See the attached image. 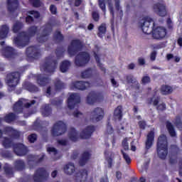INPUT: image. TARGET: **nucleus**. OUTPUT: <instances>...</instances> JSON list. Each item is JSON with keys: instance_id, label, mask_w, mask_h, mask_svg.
Returning <instances> with one entry per match:
<instances>
[{"instance_id": "nucleus-32", "label": "nucleus", "mask_w": 182, "mask_h": 182, "mask_svg": "<svg viewBox=\"0 0 182 182\" xmlns=\"http://www.w3.org/2000/svg\"><path fill=\"white\" fill-rule=\"evenodd\" d=\"M8 33H9V27L6 24L2 25L0 28V39L7 38Z\"/></svg>"}, {"instance_id": "nucleus-12", "label": "nucleus", "mask_w": 182, "mask_h": 182, "mask_svg": "<svg viewBox=\"0 0 182 182\" xmlns=\"http://www.w3.org/2000/svg\"><path fill=\"white\" fill-rule=\"evenodd\" d=\"M43 159H45V154H43L41 157L39 155H28L27 163L29 168H31V170H32V168H35L37 164L43 161Z\"/></svg>"}, {"instance_id": "nucleus-10", "label": "nucleus", "mask_w": 182, "mask_h": 182, "mask_svg": "<svg viewBox=\"0 0 182 182\" xmlns=\"http://www.w3.org/2000/svg\"><path fill=\"white\" fill-rule=\"evenodd\" d=\"M26 54L27 58H29L30 59H35L36 60H38V59H40L41 56H42L41 48L38 46H31L27 48Z\"/></svg>"}, {"instance_id": "nucleus-13", "label": "nucleus", "mask_w": 182, "mask_h": 182, "mask_svg": "<svg viewBox=\"0 0 182 182\" xmlns=\"http://www.w3.org/2000/svg\"><path fill=\"white\" fill-rule=\"evenodd\" d=\"M51 32L52 23H47L44 26L42 34L39 37H37L38 42L39 43H44V42H46L48 39H49V35H50Z\"/></svg>"}, {"instance_id": "nucleus-59", "label": "nucleus", "mask_w": 182, "mask_h": 182, "mask_svg": "<svg viewBox=\"0 0 182 182\" xmlns=\"http://www.w3.org/2000/svg\"><path fill=\"white\" fill-rule=\"evenodd\" d=\"M28 140L29 143H33L34 141H36V140H38V135H36V134H31L28 135Z\"/></svg>"}, {"instance_id": "nucleus-29", "label": "nucleus", "mask_w": 182, "mask_h": 182, "mask_svg": "<svg viewBox=\"0 0 182 182\" xmlns=\"http://www.w3.org/2000/svg\"><path fill=\"white\" fill-rule=\"evenodd\" d=\"M53 39L55 43H62L65 41V36L62 34V32L56 30L53 33Z\"/></svg>"}, {"instance_id": "nucleus-60", "label": "nucleus", "mask_w": 182, "mask_h": 182, "mask_svg": "<svg viewBox=\"0 0 182 182\" xmlns=\"http://www.w3.org/2000/svg\"><path fill=\"white\" fill-rule=\"evenodd\" d=\"M139 127L141 130H145L147 126V123L144 120L139 121L138 122Z\"/></svg>"}, {"instance_id": "nucleus-48", "label": "nucleus", "mask_w": 182, "mask_h": 182, "mask_svg": "<svg viewBox=\"0 0 182 182\" xmlns=\"http://www.w3.org/2000/svg\"><path fill=\"white\" fill-rule=\"evenodd\" d=\"M2 144L5 149H9V147H12V146H14L12 140L6 136L4 138Z\"/></svg>"}, {"instance_id": "nucleus-49", "label": "nucleus", "mask_w": 182, "mask_h": 182, "mask_svg": "<svg viewBox=\"0 0 182 182\" xmlns=\"http://www.w3.org/2000/svg\"><path fill=\"white\" fill-rule=\"evenodd\" d=\"M65 54V48L63 46L58 47L55 50V55L58 59H60V58H63V55Z\"/></svg>"}, {"instance_id": "nucleus-3", "label": "nucleus", "mask_w": 182, "mask_h": 182, "mask_svg": "<svg viewBox=\"0 0 182 182\" xmlns=\"http://www.w3.org/2000/svg\"><path fill=\"white\" fill-rule=\"evenodd\" d=\"M21 80V73L12 72L6 75V83L9 85V91L14 92Z\"/></svg>"}, {"instance_id": "nucleus-7", "label": "nucleus", "mask_w": 182, "mask_h": 182, "mask_svg": "<svg viewBox=\"0 0 182 182\" xmlns=\"http://www.w3.org/2000/svg\"><path fill=\"white\" fill-rule=\"evenodd\" d=\"M35 103H36V101L32 100L30 102H26L23 105V99H21L14 105L13 110L16 114H21V113H23L24 107L29 109V107L35 105Z\"/></svg>"}, {"instance_id": "nucleus-30", "label": "nucleus", "mask_w": 182, "mask_h": 182, "mask_svg": "<svg viewBox=\"0 0 182 182\" xmlns=\"http://www.w3.org/2000/svg\"><path fill=\"white\" fill-rule=\"evenodd\" d=\"M86 85H89L88 82L75 81L72 83L73 87L77 90H86Z\"/></svg>"}, {"instance_id": "nucleus-53", "label": "nucleus", "mask_w": 182, "mask_h": 182, "mask_svg": "<svg viewBox=\"0 0 182 182\" xmlns=\"http://www.w3.org/2000/svg\"><path fill=\"white\" fill-rule=\"evenodd\" d=\"M141 28L142 32L146 35H150V33H151V32L153 33V31H154V28L148 27L146 26L141 25Z\"/></svg>"}, {"instance_id": "nucleus-43", "label": "nucleus", "mask_w": 182, "mask_h": 182, "mask_svg": "<svg viewBox=\"0 0 182 182\" xmlns=\"http://www.w3.org/2000/svg\"><path fill=\"white\" fill-rule=\"evenodd\" d=\"M152 26L151 28H154V21L153 20V18L149 17V16H145L144 17V23L141 24L143 26H148V28H150V25Z\"/></svg>"}, {"instance_id": "nucleus-35", "label": "nucleus", "mask_w": 182, "mask_h": 182, "mask_svg": "<svg viewBox=\"0 0 182 182\" xmlns=\"http://www.w3.org/2000/svg\"><path fill=\"white\" fill-rule=\"evenodd\" d=\"M64 173L68 176L75 173V164L73 163H68L64 166Z\"/></svg>"}, {"instance_id": "nucleus-46", "label": "nucleus", "mask_w": 182, "mask_h": 182, "mask_svg": "<svg viewBox=\"0 0 182 182\" xmlns=\"http://www.w3.org/2000/svg\"><path fill=\"white\" fill-rule=\"evenodd\" d=\"M106 31H107L106 24L105 23H102L98 27L97 36L99 38H103V35H105L106 33Z\"/></svg>"}, {"instance_id": "nucleus-26", "label": "nucleus", "mask_w": 182, "mask_h": 182, "mask_svg": "<svg viewBox=\"0 0 182 182\" xmlns=\"http://www.w3.org/2000/svg\"><path fill=\"white\" fill-rule=\"evenodd\" d=\"M91 154L90 153H89V151H84L82 155H81V158L79 160V164L81 166H85L86 163H87V161H89V160H90V157H91Z\"/></svg>"}, {"instance_id": "nucleus-50", "label": "nucleus", "mask_w": 182, "mask_h": 182, "mask_svg": "<svg viewBox=\"0 0 182 182\" xmlns=\"http://www.w3.org/2000/svg\"><path fill=\"white\" fill-rule=\"evenodd\" d=\"M1 156L4 159H8L9 160H11V159H14V155L12 154V152L9 151H2L1 152Z\"/></svg>"}, {"instance_id": "nucleus-23", "label": "nucleus", "mask_w": 182, "mask_h": 182, "mask_svg": "<svg viewBox=\"0 0 182 182\" xmlns=\"http://www.w3.org/2000/svg\"><path fill=\"white\" fill-rule=\"evenodd\" d=\"M4 55L8 59H12L16 56V50L11 46H6L4 50Z\"/></svg>"}, {"instance_id": "nucleus-25", "label": "nucleus", "mask_w": 182, "mask_h": 182, "mask_svg": "<svg viewBox=\"0 0 182 182\" xmlns=\"http://www.w3.org/2000/svg\"><path fill=\"white\" fill-rule=\"evenodd\" d=\"M114 118L119 122H122L123 119V107L118 105L114 110Z\"/></svg>"}, {"instance_id": "nucleus-58", "label": "nucleus", "mask_w": 182, "mask_h": 182, "mask_svg": "<svg viewBox=\"0 0 182 182\" xmlns=\"http://www.w3.org/2000/svg\"><path fill=\"white\" fill-rule=\"evenodd\" d=\"M98 5L102 12L106 14V3H105V0H98Z\"/></svg>"}, {"instance_id": "nucleus-31", "label": "nucleus", "mask_w": 182, "mask_h": 182, "mask_svg": "<svg viewBox=\"0 0 182 182\" xmlns=\"http://www.w3.org/2000/svg\"><path fill=\"white\" fill-rule=\"evenodd\" d=\"M18 119V116H16V114L14 112H10L9 114H6L3 120L6 123H12L13 122H15Z\"/></svg>"}, {"instance_id": "nucleus-17", "label": "nucleus", "mask_w": 182, "mask_h": 182, "mask_svg": "<svg viewBox=\"0 0 182 182\" xmlns=\"http://www.w3.org/2000/svg\"><path fill=\"white\" fill-rule=\"evenodd\" d=\"M96 131V127L93 125H89L84 129L80 134V137L83 139H90L92 134Z\"/></svg>"}, {"instance_id": "nucleus-40", "label": "nucleus", "mask_w": 182, "mask_h": 182, "mask_svg": "<svg viewBox=\"0 0 182 182\" xmlns=\"http://www.w3.org/2000/svg\"><path fill=\"white\" fill-rule=\"evenodd\" d=\"M69 68H70V62L69 60H64L60 65V70L62 73H65L69 70Z\"/></svg>"}, {"instance_id": "nucleus-52", "label": "nucleus", "mask_w": 182, "mask_h": 182, "mask_svg": "<svg viewBox=\"0 0 182 182\" xmlns=\"http://www.w3.org/2000/svg\"><path fill=\"white\" fill-rule=\"evenodd\" d=\"M54 85L55 90H62V89H64L65 87V84H63L60 80H56L54 82Z\"/></svg>"}, {"instance_id": "nucleus-22", "label": "nucleus", "mask_w": 182, "mask_h": 182, "mask_svg": "<svg viewBox=\"0 0 182 182\" xmlns=\"http://www.w3.org/2000/svg\"><path fill=\"white\" fill-rule=\"evenodd\" d=\"M87 170L82 169L75 173V181L76 182H84L87 180Z\"/></svg>"}, {"instance_id": "nucleus-19", "label": "nucleus", "mask_w": 182, "mask_h": 182, "mask_svg": "<svg viewBox=\"0 0 182 182\" xmlns=\"http://www.w3.org/2000/svg\"><path fill=\"white\" fill-rule=\"evenodd\" d=\"M154 9L159 16H161L163 18L167 16V9H166V6L164 4L157 3L154 5Z\"/></svg>"}, {"instance_id": "nucleus-1", "label": "nucleus", "mask_w": 182, "mask_h": 182, "mask_svg": "<svg viewBox=\"0 0 182 182\" xmlns=\"http://www.w3.org/2000/svg\"><path fill=\"white\" fill-rule=\"evenodd\" d=\"M38 33V26H31L27 30V33L25 31L18 33L16 37L14 38V42L18 48H25L29 45L31 38H33Z\"/></svg>"}, {"instance_id": "nucleus-63", "label": "nucleus", "mask_w": 182, "mask_h": 182, "mask_svg": "<svg viewBox=\"0 0 182 182\" xmlns=\"http://www.w3.org/2000/svg\"><path fill=\"white\" fill-rule=\"evenodd\" d=\"M33 22H35V19L31 16L28 15L26 17V23H27L28 25H31V23H33Z\"/></svg>"}, {"instance_id": "nucleus-62", "label": "nucleus", "mask_w": 182, "mask_h": 182, "mask_svg": "<svg viewBox=\"0 0 182 182\" xmlns=\"http://www.w3.org/2000/svg\"><path fill=\"white\" fill-rule=\"evenodd\" d=\"M92 16L95 22H99V20L100 19V16L99 15V13L96 11H92Z\"/></svg>"}, {"instance_id": "nucleus-8", "label": "nucleus", "mask_w": 182, "mask_h": 182, "mask_svg": "<svg viewBox=\"0 0 182 182\" xmlns=\"http://www.w3.org/2000/svg\"><path fill=\"white\" fill-rule=\"evenodd\" d=\"M49 178V173L45 168H38L36 170L33 180L34 182H46Z\"/></svg>"}, {"instance_id": "nucleus-14", "label": "nucleus", "mask_w": 182, "mask_h": 182, "mask_svg": "<svg viewBox=\"0 0 182 182\" xmlns=\"http://www.w3.org/2000/svg\"><path fill=\"white\" fill-rule=\"evenodd\" d=\"M80 102V95H79V94L77 93H73L68 98V101H67L68 107V109H70V110H72L75 109V106H76V105H79Z\"/></svg>"}, {"instance_id": "nucleus-39", "label": "nucleus", "mask_w": 182, "mask_h": 182, "mask_svg": "<svg viewBox=\"0 0 182 182\" xmlns=\"http://www.w3.org/2000/svg\"><path fill=\"white\" fill-rule=\"evenodd\" d=\"M166 129L171 137H176V136H177V133H176V129H174V126L173 125V124H171V122H170L169 121H167L166 122Z\"/></svg>"}, {"instance_id": "nucleus-41", "label": "nucleus", "mask_w": 182, "mask_h": 182, "mask_svg": "<svg viewBox=\"0 0 182 182\" xmlns=\"http://www.w3.org/2000/svg\"><path fill=\"white\" fill-rule=\"evenodd\" d=\"M169 151L172 156H176L177 155L180 154L181 149H180L178 146L172 144L170 146Z\"/></svg>"}, {"instance_id": "nucleus-47", "label": "nucleus", "mask_w": 182, "mask_h": 182, "mask_svg": "<svg viewBox=\"0 0 182 182\" xmlns=\"http://www.w3.org/2000/svg\"><path fill=\"white\" fill-rule=\"evenodd\" d=\"M23 28V23L16 21L13 26V32L14 33H18Z\"/></svg>"}, {"instance_id": "nucleus-55", "label": "nucleus", "mask_w": 182, "mask_h": 182, "mask_svg": "<svg viewBox=\"0 0 182 182\" xmlns=\"http://www.w3.org/2000/svg\"><path fill=\"white\" fill-rule=\"evenodd\" d=\"M28 2H30L33 8H41L42 5L41 0H28Z\"/></svg>"}, {"instance_id": "nucleus-45", "label": "nucleus", "mask_w": 182, "mask_h": 182, "mask_svg": "<svg viewBox=\"0 0 182 182\" xmlns=\"http://www.w3.org/2000/svg\"><path fill=\"white\" fill-rule=\"evenodd\" d=\"M93 75V70L92 68H87L85 71L81 73V77L82 79H89V77H92Z\"/></svg>"}, {"instance_id": "nucleus-16", "label": "nucleus", "mask_w": 182, "mask_h": 182, "mask_svg": "<svg viewBox=\"0 0 182 182\" xmlns=\"http://www.w3.org/2000/svg\"><path fill=\"white\" fill-rule=\"evenodd\" d=\"M13 150L17 156H22L28 154V147L23 145V144H13Z\"/></svg>"}, {"instance_id": "nucleus-42", "label": "nucleus", "mask_w": 182, "mask_h": 182, "mask_svg": "<svg viewBox=\"0 0 182 182\" xmlns=\"http://www.w3.org/2000/svg\"><path fill=\"white\" fill-rule=\"evenodd\" d=\"M14 129L12 127H5L3 130L0 129V139H2V136L4 134H6L7 136H11Z\"/></svg>"}, {"instance_id": "nucleus-54", "label": "nucleus", "mask_w": 182, "mask_h": 182, "mask_svg": "<svg viewBox=\"0 0 182 182\" xmlns=\"http://www.w3.org/2000/svg\"><path fill=\"white\" fill-rule=\"evenodd\" d=\"M126 80L128 84L134 85V83H137V80L132 75H128L126 76Z\"/></svg>"}, {"instance_id": "nucleus-6", "label": "nucleus", "mask_w": 182, "mask_h": 182, "mask_svg": "<svg viewBox=\"0 0 182 182\" xmlns=\"http://www.w3.org/2000/svg\"><path fill=\"white\" fill-rule=\"evenodd\" d=\"M90 61V54L86 51L79 53L75 58V65L78 68L86 66L87 63Z\"/></svg>"}, {"instance_id": "nucleus-38", "label": "nucleus", "mask_w": 182, "mask_h": 182, "mask_svg": "<svg viewBox=\"0 0 182 182\" xmlns=\"http://www.w3.org/2000/svg\"><path fill=\"white\" fill-rule=\"evenodd\" d=\"M14 166L17 171H22L25 169V162L21 159L16 160L14 163Z\"/></svg>"}, {"instance_id": "nucleus-15", "label": "nucleus", "mask_w": 182, "mask_h": 182, "mask_svg": "<svg viewBox=\"0 0 182 182\" xmlns=\"http://www.w3.org/2000/svg\"><path fill=\"white\" fill-rule=\"evenodd\" d=\"M167 36V29L164 27H157L154 29L152 32V37L154 39L157 41H161V39H164Z\"/></svg>"}, {"instance_id": "nucleus-56", "label": "nucleus", "mask_w": 182, "mask_h": 182, "mask_svg": "<svg viewBox=\"0 0 182 182\" xmlns=\"http://www.w3.org/2000/svg\"><path fill=\"white\" fill-rule=\"evenodd\" d=\"M121 154H122L123 159L125 160L127 164H130V163H132V159L129 154H126L123 149H121Z\"/></svg>"}, {"instance_id": "nucleus-28", "label": "nucleus", "mask_w": 182, "mask_h": 182, "mask_svg": "<svg viewBox=\"0 0 182 182\" xmlns=\"http://www.w3.org/2000/svg\"><path fill=\"white\" fill-rule=\"evenodd\" d=\"M157 92H159V90L157 88L154 89V97H151L148 99L149 105H154V106H159V103L160 102V96H157L154 99V96L157 95Z\"/></svg>"}, {"instance_id": "nucleus-36", "label": "nucleus", "mask_w": 182, "mask_h": 182, "mask_svg": "<svg viewBox=\"0 0 182 182\" xmlns=\"http://www.w3.org/2000/svg\"><path fill=\"white\" fill-rule=\"evenodd\" d=\"M161 93L164 96H167V95H171L173 93V87L170 85H163L161 87Z\"/></svg>"}, {"instance_id": "nucleus-20", "label": "nucleus", "mask_w": 182, "mask_h": 182, "mask_svg": "<svg viewBox=\"0 0 182 182\" xmlns=\"http://www.w3.org/2000/svg\"><path fill=\"white\" fill-rule=\"evenodd\" d=\"M22 89L28 90L30 93H37L39 91V87L35 85L33 83L28 81H25L22 85Z\"/></svg>"}, {"instance_id": "nucleus-33", "label": "nucleus", "mask_w": 182, "mask_h": 182, "mask_svg": "<svg viewBox=\"0 0 182 182\" xmlns=\"http://www.w3.org/2000/svg\"><path fill=\"white\" fill-rule=\"evenodd\" d=\"M41 114L43 117H49L52 114V108L49 105H45L42 107Z\"/></svg>"}, {"instance_id": "nucleus-21", "label": "nucleus", "mask_w": 182, "mask_h": 182, "mask_svg": "<svg viewBox=\"0 0 182 182\" xmlns=\"http://www.w3.org/2000/svg\"><path fill=\"white\" fill-rule=\"evenodd\" d=\"M19 8V1L18 0H7V11L10 14H14Z\"/></svg>"}, {"instance_id": "nucleus-57", "label": "nucleus", "mask_w": 182, "mask_h": 182, "mask_svg": "<svg viewBox=\"0 0 182 182\" xmlns=\"http://www.w3.org/2000/svg\"><path fill=\"white\" fill-rule=\"evenodd\" d=\"M28 14L29 15H33L35 19H39V18H41V13L38 11L31 10L28 11Z\"/></svg>"}, {"instance_id": "nucleus-34", "label": "nucleus", "mask_w": 182, "mask_h": 182, "mask_svg": "<svg viewBox=\"0 0 182 182\" xmlns=\"http://www.w3.org/2000/svg\"><path fill=\"white\" fill-rule=\"evenodd\" d=\"M3 168L8 178H12V177H14V168L11 167L9 164H5Z\"/></svg>"}, {"instance_id": "nucleus-24", "label": "nucleus", "mask_w": 182, "mask_h": 182, "mask_svg": "<svg viewBox=\"0 0 182 182\" xmlns=\"http://www.w3.org/2000/svg\"><path fill=\"white\" fill-rule=\"evenodd\" d=\"M154 142V131H150L146 136V141L145 142L146 150L151 149V146H153Z\"/></svg>"}, {"instance_id": "nucleus-44", "label": "nucleus", "mask_w": 182, "mask_h": 182, "mask_svg": "<svg viewBox=\"0 0 182 182\" xmlns=\"http://www.w3.org/2000/svg\"><path fill=\"white\" fill-rule=\"evenodd\" d=\"M94 58L96 60L97 66H98V68H100V70H102V72H104V73H106V68L105 67H103V64L102 63H100V57H99V55H97V53H95Z\"/></svg>"}, {"instance_id": "nucleus-64", "label": "nucleus", "mask_w": 182, "mask_h": 182, "mask_svg": "<svg viewBox=\"0 0 182 182\" xmlns=\"http://www.w3.org/2000/svg\"><path fill=\"white\" fill-rule=\"evenodd\" d=\"M11 136L13 137V139H19V137H21V133L15 129H13Z\"/></svg>"}, {"instance_id": "nucleus-4", "label": "nucleus", "mask_w": 182, "mask_h": 182, "mask_svg": "<svg viewBox=\"0 0 182 182\" xmlns=\"http://www.w3.org/2000/svg\"><path fill=\"white\" fill-rule=\"evenodd\" d=\"M58 66V60L52 59V57H46L45 63L41 65V70L46 73H54Z\"/></svg>"}, {"instance_id": "nucleus-9", "label": "nucleus", "mask_w": 182, "mask_h": 182, "mask_svg": "<svg viewBox=\"0 0 182 182\" xmlns=\"http://www.w3.org/2000/svg\"><path fill=\"white\" fill-rule=\"evenodd\" d=\"M66 130H68L66 124H64L62 121H58L54 124L51 129V134L53 137H58V136H62V134L66 133Z\"/></svg>"}, {"instance_id": "nucleus-37", "label": "nucleus", "mask_w": 182, "mask_h": 182, "mask_svg": "<svg viewBox=\"0 0 182 182\" xmlns=\"http://www.w3.org/2000/svg\"><path fill=\"white\" fill-rule=\"evenodd\" d=\"M79 134L76 129L70 128V132L68 133V137L71 141H77Z\"/></svg>"}, {"instance_id": "nucleus-2", "label": "nucleus", "mask_w": 182, "mask_h": 182, "mask_svg": "<svg viewBox=\"0 0 182 182\" xmlns=\"http://www.w3.org/2000/svg\"><path fill=\"white\" fill-rule=\"evenodd\" d=\"M156 150L159 159L166 160L167 154H168V142L167 141V136L166 135L161 134L159 136Z\"/></svg>"}, {"instance_id": "nucleus-27", "label": "nucleus", "mask_w": 182, "mask_h": 182, "mask_svg": "<svg viewBox=\"0 0 182 182\" xmlns=\"http://www.w3.org/2000/svg\"><path fill=\"white\" fill-rule=\"evenodd\" d=\"M36 80L39 86H46L50 82V78L49 77H43L42 75H38Z\"/></svg>"}, {"instance_id": "nucleus-5", "label": "nucleus", "mask_w": 182, "mask_h": 182, "mask_svg": "<svg viewBox=\"0 0 182 182\" xmlns=\"http://www.w3.org/2000/svg\"><path fill=\"white\" fill-rule=\"evenodd\" d=\"M83 49V43L79 39L72 40L70 45L68 47V53L70 56H75L77 53Z\"/></svg>"}, {"instance_id": "nucleus-18", "label": "nucleus", "mask_w": 182, "mask_h": 182, "mask_svg": "<svg viewBox=\"0 0 182 182\" xmlns=\"http://www.w3.org/2000/svg\"><path fill=\"white\" fill-rule=\"evenodd\" d=\"M91 116L95 122H100L103 120L105 117V110L100 107L95 108L92 112H91Z\"/></svg>"}, {"instance_id": "nucleus-51", "label": "nucleus", "mask_w": 182, "mask_h": 182, "mask_svg": "<svg viewBox=\"0 0 182 182\" xmlns=\"http://www.w3.org/2000/svg\"><path fill=\"white\" fill-rule=\"evenodd\" d=\"M50 103L51 105H53V106H57V107H59L62 106V103H63V100L60 98H54L51 100Z\"/></svg>"}, {"instance_id": "nucleus-61", "label": "nucleus", "mask_w": 182, "mask_h": 182, "mask_svg": "<svg viewBox=\"0 0 182 182\" xmlns=\"http://www.w3.org/2000/svg\"><path fill=\"white\" fill-rule=\"evenodd\" d=\"M151 80L149 75H145L141 79L142 85H147V83H150Z\"/></svg>"}, {"instance_id": "nucleus-11", "label": "nucleus", "mask_w": 182, "mask_h": 182, "mask_svg": "<svg viewBox=\"0 0 182 182\" xmlns=\"http://www.w3.org/2000/svg\"><path fill=\"white\" fill-rule=\"evenodd\" d=\"M103 99H105L103 92L91 91L87 97V103L88 105H95L97 102L103 101Z\"/></svg>"}]
</instances>
